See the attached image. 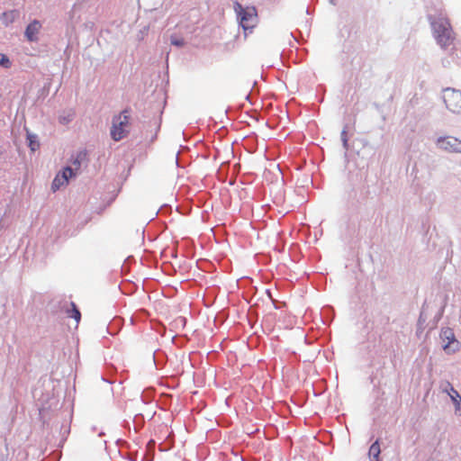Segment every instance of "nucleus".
I'll list each match as a JSON object with an SVG mask.
<instances>
[{"label": "nucleus", "mask_w": 461, "mask_h": 461, "mask_svg": "<svg viewBox=\"0 0 461 461\" xmlns=\"http://www.w3.org/2000/svg\"><path fill=\"white\" fill-rule=\"evenodd\" d=\"M431 27L433 36L442 49H447L453 45L456 36L448 19L438 18L431 23Z\"/></svg>", "instance_id": "obj_1"}, {"label": "nucleus", "mask_w": 461, "mask_h": 461, "mask_svg": "<svg viewBox=\"0 0 461 461\" xmlns=\"http://www.w3.org/2000/svg\"><path fill=\"white\" fill-rule=\"evenodd\" d=\"M234 10L240 18L244 31L252 30L258 23V14L255 7L244 8L240 3H234Z\"/></svg>", "instance_id": "obj_2"}, {"label": "nucleus", "mask_w": 461, "mask_h": 461, "mask_svg": "<svg viewBox=\"0 0 461 461\" xmlns=\"http://www.w3.org/2000/svg\"><path fill=\"white\" fill-rule=\"evenodd\" d=\"M129 125L130 116L128 115V111L124 110L113 120V126L111 128L112 139L115 141H119L123 139L129 131Z\"/></svg>", "instance_id": "obj_3"}, {"label": "nucleus", "mask_w": 461, "mask_h": 461, "mask_svg": "<svg viewBox=\"0 0 461 461\" xmlns=\"http://www.w3.org/2000/svg\"><path fill=\"white\" fill-rule=\"evenodd\" d=\"M443 100L447 108L452 113L461 112V92L447 88L443 92Z\"/></svg>", "instance_id": "obj_4"}, {"label": "nucleus", "mask_w": 461, "mask_h": 461, "mask_svg": "<svg viewBox=\"0 0 461 461\" xmlns=\"http://www.w3.org/2000/svg\"><path fill=\"white\" fill-rule=\"evenodd\" d=\"M437 144L445 151L461 153V140L457 138L452 136L438 138Z\"/></svg>", "instance_id": "obj_5"}, {"label": "nucleus", "mask_w": 461, "mask_h": 461, "mask_svg": "<svg viewBox=\"0 0 461 461\" xmlns=\"http://www.w3.org/2000/svg\"><path fill=\"white\" fill-rule=\"evenodd\" d=\"M440 337L443 340H447L443 345V348L447 353H454L458 349V341L455 339V335L451 329H443L440 332Z\"/></svg>", "instance_id": "obj_6"}, {"label": "nucleus", "mask_w": 461, "mask_h": 461, "mask_svg": "<svg viewBox=\"0 0 461 461\" xmlns=\"http://www.w3.org/2000/svg\"><path fill=\"white\" fill-rule=\"evenodd\" d=\"M73 176H74V173H73L72 168L69 167H65L64 170L60 174H58L55 176V178L52 182V185H51L52 190L57 191L61 186L67 185L68 182V179L70 177H72Z\"/></svg>", "instance_id": "obj_7"}, {"label": "nucleus", "mask_w": 461, "mask_h": 461, "mask_svg": "<svg viewBox=\"0 0 461 461\" xmlns=\"http://www.w3.org/2000/svg\"><path fill=\"white\" fill-rule=\"evenodd\" d=\"M41 28V24L39 21L34 20L32 22L25 30V37L29 41H36L38 40L37 35Z\"/></svg>", "instance_id": "obj_8"}, {"label": "nucleus", "mask_w": 461, "mask_h": 461, "mask_svg": "<svg viewBox=\"0 0 461 461\" xmlns=\"http://www.w3.org/2000/svg\"><path fill=\"white\" fill-rule=\"evenodd\" d=\"M447 385L449 388H445L444 391L447 393L456 406V410L458 411L461 409V396L449 383H447Z\"/></svg>", "instance_id": "obj_9"}, {"label": "nucleus", "mask_w": 461, "mask_h": 461, "mask_svg": "<svg viewBox=\"0 0 461 461\" xmlns=\"http://www.w3.org/2000/svg\"><path fill=\"white\" fill-rule=\"evenodd\" d=\"M381 453V447L378 440H375L370 447L368 455L371 461H380L379 455Z\"/></svg>", "instance_id": "obj_10"}, {"label": "nucleus", "mask_w": 461, "mask_h": 461, "mask_svg": "<svg viewBox=\"0 0 461 461\" xmlns=\"http://www.w3.org/2000/svg\"><path fill=\"white\" fill-rule=\"evenodd\" d=\"M68 317L75 319V321H77V324L80 321L81 313H80L79 310L77 308V305L75 304V303H71V310L68 311Z\"/></svg>", "instance_id": "obj_11"}, {"label": "nucleus", "mask_w": 461, "mask_h": 461, "mask_svg": "<svg viewBox=\"0 0 461 461\" xmlns=\"http://www.w3.org/2000/svg\"><path fill=\"white\" fill-rule=\"evenodd\" d=\"M28 139H29V147L31 148V149H32V151L36 150V149L39 148L40 144H39V142L35 140V137H34V136H32V135H29V136H28Z\"/></svg>", "instance_id": "obj_12"}, {"label": "nucleus", "mask_w": 461, "mask_h": 461, "mask_svg": "<svg viewBox=\"0 0 461 461\" xmlns=\"http://www.w3.org/2000/svg\"><path fill=\"white\" fill-rule=\"evenodd\" d=\"M0 65L4 68H9L11 66V61L8 57L3 53H0Z\"/></svg>", "instance_id": "obj_13"}, {"label": "nucleus", "mask_w": 461, "mask_h": 461, "mask_svg": "<svg viewBox=\"0 0 461 461\" xmlns=\"http://www.w3.org/2000/svg\"><path fill=\"white\" fill-rule=\"evenodd\" d=\"M171 44L176 47H183L185 45V41L183 38L171 37Z\"/></svg>", "instance_id": "obj_14"}, {"label": "nucleus", "mask_w": 461, "mask_h": 461, "mask_svg": "<svg viewBox=\"0 0 461 461\" xmlns=\"http://www.w3.org/2000/svg\"><path fill=\"white\" fill-rule=\"evenodd\" d=\"M155 445V441L150 439L148 443H147V447L148 449H151Z\"/></svg>", "instance_id": "obj_15"}, {"label": "nucleus", "mask_w": 461, "mask_h": 461, "mask_svg": "<svg viewBox=\"0 0 461 461\" xmlns=\"http://www.w3.org/2000/svg\"><path fill=\"white\" fill-rule=\"evenodd\" d=\"M253 432H255V433L259 432V429H256Z\"/></svg>", "instance_id": "obj_16"}]
</instances>
